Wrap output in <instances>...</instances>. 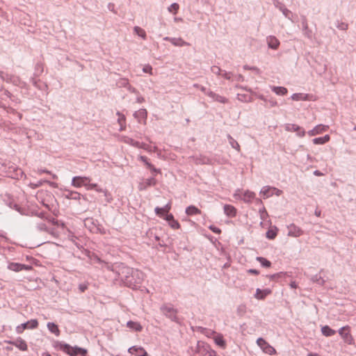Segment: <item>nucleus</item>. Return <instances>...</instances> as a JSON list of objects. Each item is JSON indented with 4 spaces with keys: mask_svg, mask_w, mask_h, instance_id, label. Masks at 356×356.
Listing matches in <instances>:
<instances>
[{
    "mask_svg": "<svg viewBox=\"0 0 356 356\" xmlns=\"http://www.w3.org/2000/svg\"><path fill=\"white\" fill-rule=\"evenodd\" d=\"M271 88L272 90L278 95H285L288 92L287 89L284 87L273 86Z\"/></svg>",
    "mask_w": 356,
    "mask_h": 356,
    "instance_id": "nucleus-24",
    "label": "nucleus"
},
{
    "mask_svg": "<svg viewBox=\"0 0 356 356\" xmlns=\"http://www.w3.org/2000/svg\"><path fill=\"white\" fill-rule=\"evenodd\" d=\"M161 312L167 317L173 321H177V310L170 305H163L161 308Z\"/></svg>",
    "mask_w": 356,
    "mask_h": 356,
    "instance_id": "nucleus-8",
    "label": "nucleus"
},
{
    "mask_svg": "<svg viewBox=\"0 0 356 356\" xmlns=\"http://www.w3.org/2000/svg\"><path fill=\"white\" fill-rule=\"evenodd\" d=\"M70 195H71L72 198H73V199H79L80 194L77 192H72V193H71Z\"/></svg>",
    "mask_w": 356,
    "mask_h": 356,
    "instance_id": "nucleus-40",
    "label": "nucleus"
},
{
    "mask_svg": "<svg viewBox=\"0 0 356 356\" xmlns=\"http://www.w3.org/2000/svg\"><path fill=\"white\" fill-rule=\"evenodd\" d=\"M63 350L71 356L76 355H85L87 353V350L78 347H71L69 345H65Z\"/></svg>",
    "mask_w": 356,
    "mask_h": 356,
    "instance_id": "nucleus-6",
    "label": "nucleus"
},
{
    "mask_svg": "<svg viewBox=\"0 0 356 356\" xmlns=\"http://www.w3.org/2000/svg\"><path fill=\"white\" fill-rule=\"evenodd\" d=\"M38 326V322L36 319L31 320L25 323H22L16 327V332L19 334L22 333L26 329H35Z\"/></svg>",
    "mask_w": 356,
    "mask_h": 356,
    "instance_id": "nucleus-5",
    "label": "nucleus"
},
{
    "mask_svg": "<svg viewBox=\"0 0 356 356\" xmlns=\"http://www.w3.org/2000/svg\"><path fill=\"white\" fill-rule=\"evenodd\" d=\"M42 356H51L50 354H49L48 353H44L42 354Z\"/></svg>",
    "mask_w": 356,
    "mask_h": 356,
    "instance_id": "nucleus-54",
    "label": "nucleus"
},
{
    "mask_svg": "<svg viewBox=\"0 0 356 356\" xmlns=\"http://www.w3.org/2000/svg\"><path fill=\"white\" fill-rule=\"evenodd\" d=\"M201 213H202L201 211L197 207H196L193 205L188 206L186 209V213L188 216L198 215V214H201Z\"/></svg>",
    "mask_w": 356,
    "mask_h": 356,
    "instance_id": "nucleus-19",
    "label": "nucleus"
},
{
    "mask_svg": "<svg viewBox=\"0 0 356 356\" xmlns=\"http://www.w3.org/2000/svg\"><path fill=\"white\" fill-rule=\"evenodd\" d=\"M209 229L214 233L216 234H220L221 233V230L218 228V227H216L214 226H210L209 227Z\"/></svg>",
    "mask_w": 356,
    "mask_h": 356,
    "instance_id": "nucleus-39",
    "label": "nucleus"
},
{
    "mask_svg": "<svg viewBox=\"0 0 356 356\" xmlns=\"http://www.w3.org/2000/svg\"><path fill=\"white\" fill-rule=\"evenodd\" d=\"M143 71L145 73L152 74V67L149 65H146L143 67Z\"/></svg>",
    "mask_w": 356,
    "mask_h": 356,
    "instance_id": "nucleus-36",
    "label": "nucleus"
},
{
    "mask_svg": "<svg viewBox=\"0 0 356 356\" xmlns=\"http://www.w3.org/2000/svg\"><path fill=\"white\" fill-rule=\"evenodd\" d=\"M291 288L296 289L297 287V284L295 282H292L290 284Z\"/></svg>",
    "mask_w": 356,
    "mask_h": 356,
    "instance_id": "nucleus-50",
    "label": "nucleus"
},
{
    "mask_svg": "<svg viewBox=\"0 0 356 356\" xmlns=\"http://www.w3.org/2000/svg\"><path fill=\"white\" fill-rule=\"evenodd\" d=\"M314 174L317 176H321L322 175L319 171L317 170L314 172Z\"/></svg>",
    "mask_w": 356,
    "mask_h": 356,
    "instance_id": "nucleus-52",
    "label": "nucleus"
},
{
    "mask_svg": "<svg viewBox=\"0 0 356 356\" xmlns=\"http://www.w3.org/2000/svg\"><path fill=\"white\" fill-rule=\"evenodd\" d=\"M233 147L236 148V149H238V151L240 150V146L238 144V143L235 142V145H232Z\"/></svg>",
    "mask_w": 356,
    "mask_h": 356,
    "instance_id": "nucleus-48",
    "label": "nucleus"
},
{
    "mask_svg": "<svg viewBox=\"0 0 356 356\" xmlns=\"http://www.w3.org/2000/svg\"><path fill=\"white\" fill-rule=\"evenodd\" d=\"M330 138L329 135H325L323 137L316 138L313 140V143L316 145H322L327 143Z\"/></svg>",
    "mask_w": 356,
    "mask_h": 356,
    "instance_id": "nucleus-25",
    "label": "nucleus"
},
{
    "mask_svg": "<svg viewBox=\"0 0 356 356\" xmlns=\"http://www.w3.org/2000/svg\"><path fill=\"white\" fill-rule=\"evenodd\" d=\"M131 144L137 147H138V146L140 145V143L139 142L134 141L133 140H131Z\"/></svg>",
    "mask_w": 356,
    "mask_h": 356,
    "instance_id": "nucleus-45",
    "label": "nucleus"
},
{
    "mask_svg": "<svg viewBox=\"0 0 356 356\" xmlns=\"http://www.w3.org/2000/svg\"><path fill=\"white\" fill-rule=\"evenodd\" d=\"M8 343L16 346L19 350H24V351L26 350L27 348H28L26 341L21 338H19L14 341H8Z\"/></svg>",
    "mask_w": 356,
    "mask_h": 356,
    "instance_id": "nucleus-14",
    "label": "nucleus"
},
{
    "mask_svg": "<svg viewBox=\"0 0 356 356\" xmlns=\"http://www.w3.org/2000/svg\"><path fill=\"white\" fill-rule=\"evenodd\" d=\"M179 8V6L177 3H174L172 5H170V7H168V11L170 13H172L173 14H177Z\"/></svg>",
    "mask_w": 356,
    "mask_h": 356,
    "instance_id": "nucleus-33",
    "label": "nucleus"
},
{
    "mask_svg": "<svg viewBox=\"0 0 356 356\" xmlns=\"http://www.w3.org/2000/svg\"><path fill=\"white\" fill-rule=\"evenodd\" d=\"M8 268L10 270L15 271V272H19L21 270H30L32 269V267L31 266L22 264L19 263L15 262H11L9 263L8 266Z\"/></svg>",
    "mask_w": 356,
    "mask_h": 356,
    "instance_id": "nucleus-9",
    "label": "nucleus"
},
{
    "mask_svg": "<svg viewBox=\"0 0 356 356\" xmlns=\"http://www.w3.org/2000/svg\"><path fill=\"white\" fill-rule=\"evenodd\" d=\"M148 168L150 169L154 172H160V171L159 170L156 169L153 165H152V168Z\"/></svg>",
    "mask_w": 356,
    "mask_h": 356,
    "instance_id": "nucleus-47",
    "label": "nucleus"
},
{
    "mask_svg": "<svg viewBox=\"0 0 356 356\" xmlns=\"http://www.w3.org/2000/svg\"><path fill=\"white\" fill-rule=\"evenodd\" d=\"M298 134L299 136L303 137L305 135V131L300 128V130L298 131Z\"/></svg>",
    "mask_w": 356,
    "mask_h": 356,
    "instance_id": "nucleus-44",
    "label": "nucleus"
},
{
    "mask_svg": "<svg viewBox=\"0 0 356 356\" xmlns=\"http://www.w3.org/2000/svg\"><path fill=\"white\" fill-rule=\"evenodd\" d=\"M88 287V283H83V284H80L79 285V289L80 292H81V293H83L86 290H87Z\"/></svg>",
    "mask_w": 356,
    "mask_h": 356,
    "instance_id": "nucleus-37",
    "label": "nucleus"
},
{
    "mask_svg": "<svg viewBox=\"0 0 356 356\" xmlns=\"http://www.w3.org/2000/svg\"><path fill=\"white\" fill-rule=\"evenodd\" d=\"M340 337L344 341V343L348 345L355 344V339L351 334V328L349 325H346L341 327L338 331Z\"/></svg>",
    "mask_w": 356,
    "mask_h": 356,
    "instance_id": "nucleus-2",
    "label": "nucleus"
},
{
    "mask_svg": "<svg viewBox=\"0 0 356 356\" xmlns=\"http://www.w3.org/2000/svg\"><path fill=\"white\" fill-rule=\"evenodd\" d=\"M307 356H318V355L316 353H309V354H308Z\"/></svg>",
    "mask_w": 356,
    "mask_h": 356,
    "instance_id": "nucleus-53",
    "label": "nucleus"
},
{
    "mask_svg": "<svg viewBox=\"0 0 356 356\" xmlns=\"http://www.w3.org/2000/svg\"><path fill=\"white\" fill-rule=\"evenodd\" d=\"M257 345L262 349V350L270 355H275L277 353L276 350L270 346L266 340L263 338H259L257 340Z\"/></svg>",
    "mask_w": 356,
    "mask_h": 356,
    "instance_id": "nucleus-4",
    "label": "nucleus"
},
{
    "mask_svg": "<svg viewBox=\"0 0 356 356\" xmlns=\"http://www.w3.org/2000/svg\"><path fill=\"white\" fill-rule=\"evenodd\" d=\"M354 130H355V131H356V126L354 127Z\"/></svg>",
    "mask_w": 356,
    "mask_h": 356,
    "instance_id": "nucleus-55",
    "label": "nucleus"
},
{
    "mask_svg": "<svg viewBox=\"0 0 356 356\" xmlns=\"http://www.w3.org/2000/svg\"><path fill=\"white\" fill-rule=\"evenodd\" d=\"M147 112L145 109H140L135 112L134 117L138 120L139 122H145L147 118Z\"/></svg>",
    "mask_w": 356,
    "mask_h": 356,
    "instance_id": "nucleus-17",
    "label": "nucleus"
},
{
    "mask_svg": "<svg viewBox=\"0 0 356 356\" xmlns=\"http://www.w3.org/2000/svg\"><path fill=\"white\" fill-rule=\"evenodd\" d=\"M321 332L325 337H331L335 334V330L330 328L328 325H325L321 327Z\"/></svg>",
    "mask_w": 356,
    "mask_h": 356,
    "instance_id": "nucleus-23",
    "label": "nucleus"
},
{
    "mask_svg": "<svg viewBox=\"0 0 356 356\" xmlns=\"http://www.w3.org/2000/svg\"><path fill=\"white\" fill-rule=\"evenodd\" d=\"M127 326L129 328L136 332H140L143 330L142 325L138 322H135L132 321H128L127 323Z\"/></svg>",
    "mask_w": 356,
    "mask_h": 356,
    "instance_id": "nucleus-20",
    "label": "nucleus"
},
{
    "mask_svg": "<svg viewBox=\"0 0 356 356\" xmlns=\"http://www.w3.org/2000/svg\"><path fill=\"white\" fill-rule=\"evenodd\" d=\"M248 273L253 274V275H259V271L255 269H250L248 270Z\"/></svg>",
    "mask_w": 356,
    "mask_h": 356,
    "instance_id": "nucleus-42",
    "label": "nucleus"
},
{
    "mask_svg": "<svg viewBox=\"0 0 356 356\" xmlns=\"http://www.w3.org/2000/svg\"><path fill=\"white\" fill-rule=\"evenodd\" d=\"M128 352L137 356H149L145 348L139 346H134L129 348Z\"/></svg>",
    "mask_w": 356,
    "mask_h": 356,
    "instance_id": "nucleus-13",
    "label": "nucleus"
},
{
    "mask_svg": "<svg viewBox=\"0 0 356 356\" xmlns=\"http://www.w3.org/2000/svg\"><path fill=\"white\" fill-rule=\"evenodd\" d=\"M308 135L310 136H314L317 135V134L316 133L315 129L314 128L313 129L309 131Z\"/></svg>",
    "mask_w": 356,
    "mask_h": 356,
    "instance_id": "nucleus-43",
    "label": "nucleus"
},
{
    "mask_svg": "<svg viewBox=\"0 0 356 356\" xmlns=\"http://www.w3.org/2000/svg\"><path fill=\"white\" fill-rule=\"evenodd\" d=\"M170 42L172 44H173L175 46H185L188 45V43L184 41L183 40L180 38H172L170 39Z\"/></svg>",
    "mask_w": 356,
    "mask_h": 356,
    "instance_id": "nucleus-28",
    "label": "nucleus"
},
{
    "mask_svg": "<svg viewBox=\"0 0 356 356\" xmlns=\"http://www.w3.org/2000/svg\"><path fill=\"white\" fill-rule=\"evenodd\" d=\"M268 44L269 47L276 49L280 45V42L275 37L270 36L268 38Z\"/></svg>",
    "mask_w": 356,
    "mask_h": 356,
    "instance_id": "nucleus-21",
    "label": "nucleus"
},
{
    "mask_svg": "<svg viewBox=\"0 0 356 356\" xmlns=\"http://www.w3.org/2000/svg\"><path fill=\"white\" fill-rule=\"evenodd\" d=\"M224 212L229 217H234L236 214V209L232 205L225 204L224 206Z\"/></svg>",
    "mask_w": 356,
    "mask_h": 356,
    "instance_id": "nucleus-18",
    "label": "nucleus"
},
{
    "mask_svg": "<svg viewBox=\"0 0 356 356\" xmlns=\"http://www.w3.org/2000/svg\"><path fill=\"white\" fill-rule=\"evenodd\" d=\"M147 186H154L156 184V181L154 178L148 179L145 181Z\"/></svg>",
    "mask_w": 356,
    "mask_h": 356,
    "instance_id": "nucleus-38",
    "label": "nucleus"
},
{
    "mask_svg": "<svg viewBox=\"0 0 356 356\" xmlns=\"http://www.w3.org/2000/svg\"><path fill=\"white\" fill-rule=\"evenodd\" d=\"M293 129L295 131H298L299 130H300V127L297 126V125H293Z\"/></svg>",
    "mask_w": 356,
    "mask_h": 356,
    "instance_id": "nucleus-46",
    "label": "nucleus"
},
{
    "mask_svg": "<svg viewBox=\"0 0 356 356\" xmlns=\"http://www.w3.org/2000/svg\"><path fill=\"white\" fill-rule=\"evenodd\" d=\"M170 209H171V202H168L165 207H163L162 208L156 207L155 213L158 216H159L161 218H163L165 219V218L168 215L170 214L169 213Z\"/></svg>",
    "mask_w": 356,
    "mask_h": 356,
    "instance_id": "nucleus-11",
    "label": "nucleus"
},
{
    "mask_svg": "<svg viewBox=\"0 0 356 356\" xmlns=\"http://www.w3.org/2000/svg\"><path fill=\"white\" fill-rule=\"evenodd\" d=\"M329 127L324 124H318L314 127L316 133L318 134H321L326 131H327Z\"/></svg>",
    "mask_w": 356,
    "mask_h": 356,
    "instance_id": "nucleus-29",
    "label": "nucleus"
},
{
    "mask_svg": "<svg viewBox=\"0 0 356 356\" xmlns=\"http://www.w3.org/2000/svg\"><path fill=\"white\" fill-rule=\"evenodd\" d=\"M271 290L269 289H266L264 290H261L260 289H257L256 290V293L254 295L255 298L258 300H263L267 296L271 293Z\"/></svg>",
    "mask_w": 356,
    "mask_h": 356,
    "instance_id": "nucleus-15",
    "label": "nucleus"
},
{
    "mask_svg": "<svg viewBox=\"0 0 356 356\" xmlns=\"http://www.w3.org/2000/svg\"><path fill=\"white\" fill-rule=\"evenodd\" d=\"M282 193V191L276 188L264 186L261 190L260 194L263 196L264 198H267L275 194L279 196Z\"/></svg>",
    "mask_w": 356,
    "mask_h": 356,
    "instance_id": "nucleus-7",
    "label": "nucleus"
},
{
    "mask_svg": "<svg viewBox=\"0 0 356 356\" xmlns=\"http://www.w3.org/2000/svg\"><path fill=\"white\" fill-rule=\"evenodd\" d=\"M308 95L304 93H295L291 96L293 101H306L308 99Z\"/></svg>",
    "mask_w": 356,
    "mask_h": 356,
    "instance_id": "nucleus-26",
    "label": "nucleus"
},
{
    "mask_svg": "<svg viewBox=\"0 0 356 356\" xmlns=\"http://www.w3.org/2000/svg\"><path fill=\"white\" fill-rule=\"evenodd\" d=\"M90 181L91 179L88 177H74L72 179V184L76 188L85 186L87 190L95 189L97 192H103L102 188H99L97 184H90Z\"/></svg>",
    "mask_w": 356,
    "mask_h": 356,
    "instance_id": "nucleus-1",
    "label": "nucleus"
},
{
    "mask_svg": "<svg viewBox=\"0 0 356 356\" xmlns=\"http://www.w3.org/2000/svg\"><path fill=\"white\" fill-rule=\"evenodd\" d=\"M81 356H85V355H81Z\"/></svg>",
    "mask_w": 356,
    "mask_h": 356,
    "instance_id": "nucleus-56",
    "label": "nucleus"
},
{
    "mask_svg": "<svg viewBox=\"0 0 356 356\" xmlns=\"http://www.w3.org/2000/svg\"><path fill=\"white\" fill-rule=\"evenodd\" d=\"M197 352L201 356H217L216 352L209 345L199 342L197 344Z\"/></svg>",
    "mask_w": 356,
    "mask_h": 356,
    "instance_id": "nucleus-3",
    "label": "nucleus"
},
{
    "mask_svg": "<svg viewBox=\"0 0 356 356\" xmlns=\"http://www.w3.org/2000/svg\"><path fill=\"white\" fill-rule=\"evenodd\" d=\"M95 259L98 263H102V261L99 257H95Z\"/></svg>",
    "mask_w": 356,
    "mask_h": 356,
    "instance_id": "nucleus-51",
    "label": "nucleus"
},
{
    "mask_svg": "<svg viewBox=\"0 0 356 356\" xmlns=\"http://www.w3.org/2000/svg\"><path fill=\"white\" fill-rule=\"evenodd\" d=\"M134 32L140 37L143 39L146 38V33L144 29H141L139 26L134 27Z\"/></svg>",
    "mask_w": 356,
    "mask_h": 356,
    "instance_id": "nucleus-30",
    "label": "nucleus"
},
{
    "mask_svg": "<svg viewBox=\"0 0 356 356\" xmlns=\"http://www.w3.org/2000/svg\"><path fill=\"white\" fill-rule=\"evenodd\" d=\"M211 330H209V331H207V333H206V335L209 337H213V335L211 334Z\"/></svg>",
    "mask_w": 356,
    "mask_h": 356,
    "instance_id": "nucleus-49",
    "label": "nucleus"
},
{
    "mask_svg": "<svg viewBox=\"0 0 356 356\" xmlns=\"http://www.w3.org/2000/svg\"><path fill=\"white\" fill-rule=\"evenodd\" d=\"M287 229L289 236L299 237L303 234V230L294 224L289 225Z\"/></svg>",
    "mask_w": 356,
    "mask_h": 356,
    "instance_id": "nucleus-10",
    "label": "nucleus"
},
{
    "mask_svg": "<svg viewBox=\"0 0 356 356\" xmlns=\"http://www.w3.org/2000/svg\"><path fill=\"white\" fill-rule=\"evenodd\" d=\"M48 330L56 336H59L60 334V330L57 325L54 323H47Z\"/></svg>",
    "mask_w": 356,
    "mask_h": 356,
    "instance_id": "nucleus-22",
    "label": "nucleus"
},
{
    "mask_svg": "<svg viewBox=\"0 0 356 356\" xmlns=\"http://www.w3.org/2000/svg\"><path fill=\"white\" fill-rule=\"evenodd\" d=\"M211 334L213 335V339L215 343L220 348L225 349L227 344L223 336L220 333H216V332H211Z\"/></svg>",
    "mask_w": 356,
    "mask_h": 356,
    "instance_id": "nucleus-12",
    "label": "nucleus"
},
{
    "mask_svg": "<svg viewBox=\"0 0 356 356\" xmlns=\"http://www.w3.org/2000/svg\"><path fill=\"white\" fill-rule=\"evenodd\" d=\"M277 234V230L276 228L270 229L266 232V237L269 239H274Z\"/></svg>",
    "mask_w": 356,
    "mask_h": 356,
    "instance_id": "nucleus-31",
    "label": "nucleus"
},
{
    "mask_svg": "<svg viewBox=\"0 0 356 356\" xmlns=\"http://www.w3.org/2000/svg\"><path fill=\"white\" fill-rule=\"evenodd\" d=\"M165 220L168 222V225L174 229H178L180 228V224L177 220L174 218L172 214L168 215Z\"/></svg>",
    "mask_w": 356,
    "mask_h": 356,
    "instance_id": "nucleus-16",
    "label": "nucleus"
},
{
    "mask_svg": "<svg viewBox=\"0 0 356 356\" xmlns=\"http://www.w3.org/2000/svg\"><path fill=\"white\" fill-rule=\"evenodd\" d=\"M139 159L145 163L147 168H152V165L148 162L147 157L144 156H140L139 157Z\"/></svg>",
    "mask_w": 356,
    "mask_h": 356,
    "instance_id": "nucleus-35",
    "label": "nucleus"
},
{
    "mask_svg": "<svg viewBox=\"0 0 356 356\" xmlns=\"http://www.w3.org/2000/svg\"><path fill=\"white\" fill-rule=\"evenodd\" d=\"M119 118H118V122L120 124V130H124L125 129V117L124 115H121L118 113Z\"/></svg>",
    "mask_w": 356,
    "mask_h": 356,
    "instance_id": "nucleus-34",
    "label": "nucleus"
},
{
    "mask_svg": "<svg viewBox=\"0 0 356 356\" xmlns=\"http://www.w3.org/2000/svg\"><path fill=\"white\" fill-rule=\"evenodd\" d=\"M138 147H139V148H143V149H146V150H147V151H151V149H149L148 145H146V144H145V143H140V146H138Z\"/></svg>",
    "mask_w": 356,
    "mask_h": 356,
    "instance_id": "nucleus-41",
    "label": "nucleus"
},
{
    "mask_svg": "<svg viewBox=\"0 0 356 356\" xmlns=\"http://www.w3.org/2000/svg\"><path fill=\"white\" fill-rule=\"evenodd\" d=\"M257 260L259 261L260 264L264 267L268 268L271 265V263L264 257H259L257 258Z\"/></svg>",
    "mask_w": 356,
    "mask_h": 356,
    "instance_id": "nucleus-32",
    "label": "nucleus"
},
{
    "mask_svg": "<svg viewBox=\"0 0 356 356\" xmlns=\"http://www.w3.org/2000/svg\"><path fill=\"white\" fill-rule=\"evenodd\" d=\"M255 194L249 191H246L243 194V199L245 202H250L254 198Z\"/></svg>",
    "mask_w": 356,
    "mask_h": 356,
    "instance_id": "nucleus-27",
    "label": "nucleus"
}]
</instances>
